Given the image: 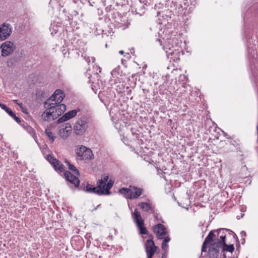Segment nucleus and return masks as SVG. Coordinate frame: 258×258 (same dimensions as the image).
I'll use <instances>...</instances> for the list:
<instances>
[{
	"instance_id": "obj_1",
	"label": "nucleus",
	"mask_w": 258,
	"mask_h": 258,
	"mask_svg": "<svg viewBox=\"0 0 258 258\" xmlns=\"http://www.w3.org/2000/svg\"><path fill=\"white\" fill-rule=\"evenodd\" d=\"M64 94L60 90H56L44 102L45 111L42 114L41 117L45 121H51L57 118L66 110V106L61 104Z\"/></svg>"
},
{
	"instance_id": "obj_2",
	"label": "nucleus",
	"mask_w": 258,
	"mask_h": 258,
	"mask_svg": "<svg viewBox=\"0 0 258 258\" xmlns=\"http://www.w3.org/2000/svg\"><path fill=\"white\" fill-rule=\"evenodd\" d=\"M108 175H103L97 182V187H93L91 184H88L84 190L89 193H94L98 195L104 194L109 195L110 189L112 187L113 181L108 180Z\"/></svg>"
},
{
	"instance_id": "obj_3",
	"label": "nucleus",
	"mask_w": 258,
	"mask_h": 258,
	"mask_svg": "<svg viewBox=\"0 0 258 258\" xmlns=\"http://www.w3.org/2000/svg\"><path fill=\"white\" fill-rule=\"evenodd\" d=\"M119 191L126 198L136 199L142 195V189L135 186H130L128 188H121Z\"/></svg>"
},
{
	"instance_id": "obj_4",
	"label": "nucleus",
	"mask_w": 258,
	"mask_h": 258,
	"mask_svg": "<svg viewBox=\"0 0 258 258\" xmlns=\"http://www.w3.org/2000/svg\"><path fill=\"white\" fill-rule=\"evenodd\" d=\"M76 153L78 158L81 160H91L94 157L92 150L83 145L76 149Z\"/></svg>"
},
{
	"instance_id": "obj_5",
	"label": "nucleus",
	"mask_w": 258,
	"mask_h": 258,
	"mask_svg": "<svg viewBox=\"0 0 258 258\" xmlns=\"http://www.w3.org/2000/svg\"><path fill=\"white\" fill-rule=\"evenodd\" d=\"M88 127V119L86 117H82L76 122L74 129L78 135H83Z\"/></svg>"
},
{
	"instance_id": "obj_6",
	"label": "nucleus",
	"mask_w": 258,
	"mask_h": 258,
	"mask_svg": "<svg viewBox=\"0 0 258 258\" xmlns=\"http://www.w3.org/2000/svg\"><path fill=\"white\" fill-rule=\"evenodd\" d=\"M153 238V235L149 234V239L147 240L145 244L147 255L149 256L150 257L153 256L158 249V247L155 245Z\"/></svg>"
},
{
	"instance_id": "obj_7",
	"label": "nucleus",
	"mask_w": 258,
	"mask_h": 258,
	"mask_svg": "<svg viewBox=\"0 0 258 258\" xmlns=\"http://www.w3.org/2000/svg\"><path fill=\"white\" fill-rule=\"evenodd\" d=\"M12 32V28L10 24L4 23L0 25V40H5Z\"/></svg>"
},
{
	"instance_id": "obj_8",
	"label": "nucleus",
	"mask_w": 258,
	"mask_h": 258,
	"mask_svg": "<svg viewBox=\"0 0 258 258\" xmlns=\"http://www.w3.org/2000/svg\"><path fill=\"white\" fill-rule=\"evenodd\" d=\"M1 48L2 49V56H7L13 52L15 49V46L13 42L8 41L3 43Z\"/></svg>"
},
{
	"instance_id": "obj_9",
	"label": "nucleus",
	"mask_w": 258,
	"mask_h": 258,
	"mask_svg": "<svg viewBox=\"0 0 258 258\" xmlns=\"http://www.w3.org/2000/svg\"><path fill=\"white\" fill-rule=\"evenodd\" d=\"M220 242H213L209 246V256L210 258H217L220 248Z\"/></svg>"
},
{
	"instance_id": "obj_10",
	"label": "nucleus",
	"mask_w": 258,
	"mask_h": 258,
	"mask_svg": "<svg viewBox=\"0 0 258 258\" xmlns=\"http://www.w3.org/2000/svg\"><path fill=\"white\" fill-rule=\"evenodd\" d=\"M71 131L72 126L71 124L64 123L60 126L58 134L61 138L66 139L68 137Z\"/></svg>"
},
{
	"instance_id": "obj_11",
	"label": "nucleus",
	"mask_w": 258,
	"mask_h": 258,
	"mask_svg": "<svg viewBox=\"0 0 258 258\" xmlns=\"http://www.w3.org/2000/svg\"><path fill=\"white\" fill-rule=\"evenodd\" d=\"M153 231L159 239L163 238V236L167 234V231L165 226L158 224L153 227Z\"/></svg>"
},
{
	"instance_id": "obj_12",
	"label": "nucleus",
	"mask_w": 258,
	"mask_h": 258,
	"mask_svg": "<svg viewBox=\"0 0 258 258\" xmlns=\"http://www.w3.org/2000/svg\"><path fill=\"white\" fill-rule=\"evenodd\" d=\"M64 175L68 181L75 185V186H78L80 184V180L76 175L72 174L70 172L66 171L64 172Z\"/></svg>"
},
{
	"instance_id": "obj_13",
	"label": "nucleus",
	"mask_w": 258,
	"mask_h": 258,
	"mask_svg": "<svg viewBox=\"0 0 258 258\" xmlns=\"http://www.w3.org/2000/svg\"><path fill=\"white\" fill-rule=\"evenodd\" d=\"M77 111L76 110H73L66 113L63 116L60 117L57 120L58 123H61L65 121H67L77 115Z\"/></svg>"
},
{
	"instance_id": "obj_14",
	"label": "nucleus",
	"mask_w": 258,
	"mask_h": 258,
	"mask_svg": "<svg viewBox=\"0 0 258 258\" xmlns=\"http://www.w3.org/2000/svg\"><path fill=\"white\" fill-rule=\"evenodd\" d=\"M134 221L137 226L141 225H144V221L143 220L140 213L136 209L135 210L134 213Z\"/></svg>"
},
{
	"instance_id": "obj_15",
	"label": "nucleus",
	"mask_w": 258,
	"mask_h": 258,
	"mask_svg": "<svg viewBox=\"0 0 258 258\" xmlns=\"http://www.w3.org/2000/svg\"><path fill=\"white\" fill-rule=\"evenodd\" d=\"M216 238V236L214 233V232L213 231H211L204 240L205 244H209L211 242H214V238Z\"/></svg>"
},
{
	"instance_id": "obj_16",
	"label": "nucleus",
	"mask_w": 258,
	"mask_h": 258,
	"mask_svg": "<svg viewBox=\"0 0 258 258\" xmlns=\"http://www.w3.org/2000/svg\"><path fill=\"white\" fill-rule=\"evenodd\" d=\"M139 206L145 212H148L151 209V206L148 203H140Z\"/></svg>"
},
{
	"instance_id": "obj_17",
	"label": "nucleus",
	"mask_w": 258,
	"mask_h": 258,
	"mask_svg": "<svg viewBox=\"0 0 258 258\" xmlns=\"http://www.w3.org/2000/svg\"><path fill=\"white\" fill-rule=\"evenodd\" d=\"M166 46L164 45L163 48L167 53H169V54H171L172 55L173 53V50H172L171 48H173V46H172V47H170L169 41L166 42Z\"/></svg>"
},
{
	"instance_id": "obj_18",
	"label": "nucleus",
	"mask_w": 258,
	"mask_h": 258,
	"mask_svg": "<svg viewBox=\"0 0 258 258\" xmlns=\"http://www.w3.org/2000/svg\"><path fill=\"white\" fill-rule=\"evenodd\" d=\"M53 166L55 170L59 171V172H62L64 170L63 165L58 160H57V163H55L53 165Z\"/></svg>"
},
{
	"instance_id": "obj_19",
	"label": "nucleus",
	"mask_w": 258,
	"mask_h": 258,
	"mask_svg": "<svg viewBox=\"0 0 258 258\" xmlns=\"http://www.w3.org/2000/svg\"><path fill=\"white\" fill-rule=\"evenodd\" d=\"M45 133L47 136L49 138V140L51 141V142H53L55 140V137L53 136L52 132L51 131L50 128H46Z\"/></svg>"
},
{
	"instance_id": "obj_20",
	"label": "nucleus",
	"mask_w": 258,
	"mask_h": 258,
	"mask_svg": "<svg viewBox=\"0 0 258 258\" xmlns=\"http://www.w3.org/2000/svg\"><path fill=\"white\" fill-rule=\"evenodd\" d=\"M66 163L67 164V165L68 166L69 169L70 170H72L74 172V174H76L78 176H79L80 175L79 170L76 168V167L74 165H72L68 161H66Z\"/></svg>"
},
{
	"instance_id": "obj_21",
	"label": "nucleus",
	"mask_w": 258,
	"mask_h": 258,
	"mask_svg": "<svg viewBox=\"0 0 258 258\" xmlns=\"http://www.w3.org/2000/svg\"><path fill=\"white\" fill-rule=\"evenodd\" d=\"M223 246V251H229L230 252H232L234 249V246L232 244L228 245L226 244H225Z\"/></svg>"
},
{
	"instance_id": "obj_22",
	"label": "nucleus",
	"mask_w": 258,
	"mask_h": 258,
	"mask_svg": "<svg viewBox=\"0 0 258 258\" xmlns=\"http://www.w3.org/2000/svg\"><path fill=\"white\" fill-rule=\"evenodd\" d=\"M36 95L37 99H41L45 97V94L44 91L41 89H37L36 91Z\"/></svg>"
},
{
	"instance_id": "obj_23",
	"label": "nucleus",
	"mask_w": 258,
	"mask_h": 258,
	"mask_svg": "<svg viewBox=\"0 0 258 258\" xmlns=\"http://www.w3.org/2000/svg\"><path fill=\"white\" fill-rule=\"evenodd\" d=\"M46 159L49 162H50L52 165L55 163H57V160L54 158L51 155H47L46 156Z\"/></svg>"
},
{
	"instance_id": "obj_24",
	"label": "nucleus",
	"mask_w": 258,
	"mask_h": 258,
	"mask_svg": "<svg viewBox=\"0 0 258 258\" xmlns=\"http://www.w3.org/2000/svg\"><path fill=\"white\" fill-rule=\"evenodd\" d=\"M0 107H1V108L5 110V111L7 113H8L9 114V115H13V111L9 108H8L5 104L0 103Z\"/></svg>"
},
{
	"instance_id": "obj_25",
	"label": "nucleus",
	"mask_w": 258,
	"mask_h": 258,
	"mask_svg": "<svg viewBox=\"0 0 258 258\" xmlns=\"http://www.w3.org/2000/svg\"><path fill=\"white\" fill-rule=\"evenodd\" d=\"M140 230V233L142 234H149L148 231L144 226V225H141L138 226Z\"/></svg>"
},
{
	"instance_id": "obj_26",
	"label": "nucleus",
	"mask_w": 258,
	"mask_h": 258,
	"mask_svg": "<svg viewBox=\"0 0 258 258\" xmlns=\"http://www.w3.org/2000/svg\"><path fill=\"white\" fill-rule=\"evenodd\" d=\"M225 235H221L220 236V239L221 240L219 241L218 239L217 240V241H215L214 242H220V247H221L222 245H224L226 244L225 243Z\"/></svg>"
},
{
	"instance_id": "obj_27",
	"label": "nucleus",
	"mask_w": 258,
	"mask_h": 258,
	"mask_svg": "<svg viewBox=\"0 0 258 258\" xmlns=\"http://www.w3.org/2000/svg\"><path fill=\"white\" fill-rule=\"evenodd\" d=\"M164 236H165L164 237L163 236L164 240L163 241L164 242V243H167L170 241V238L168 235H167V234Z\"/></svg>"
},
{
	"instance_id": "obj_28",
	"label": "nucleus",
	"mask_w": 258,
	"mask_h": 258,
	"mask_svg": "<svg viewBox=\"0 0 258 258\" xmlns=\"http://www.w3.org/2000/svg\"><path fill=\"white\" fill-rule=\"evenodd\" d=\"M167 247H168L167 243H164V242L163 241L162 243V248L165 251L167 249Z\"/></svg>"
},
{
	"instance_id": "obj_29",
	"label": "nucleus",
	"mask_w": 258,
	"mask_h": 258,
	"mask_svg": "<svg viewBox=\"0 0 258 258\" xmlns=\"http://www.w3.org/2000/svg\"><path fill=\"white\" fill-rule=\"evenodd\" d=\"M207 244H205V241H204V243L203 244L202 247V252L206 251L207 248V247L206 246Z\"/></svg>"
},
{
	"instance_id": "obj_30",
	"label": "nucleus",
	"mask_w": 258,
	"mask_h": 258,
	"mask_svg": "<svg viewBox=\"0 0 258 258\" xmlns=\"http://www.w3.org/2000/svg\"><path fill=\"white\" fill-rule=\"evenodd\" d=\"M14 102H15L17 104H18L20 107L21 108L23 107V105L22 103L19 102V101L17 100H14Z\"/></svg>"
},
{
	"instance_id": "obj_31",
	"label": "nucleus",
	"mask_w": 258,
	"mask_h": 258,
	"mask_svg": "<svg viewBox=\"0 0 258 258\" xmlns=\"http://www.w3.org/2000/svg\"><path fill=\"white\" fill-rule=\"evenodd\" d=\"M14 119L18 123H20L21 122L20 118L17 116H15Z\"/></svg>"
},
{
	"instance_id": "obj_32",
	"label": "nucleus",
	"mask_w": 258,
	"mask_h": 258,
	"mask_svg": "<svg viewBox=\"0 0 258 258\" xmlns=\"http://www.w3.org/2000/svg\"><path fill=\"white\" fill-rule=\"evenodd\" d=\"M156 42L158 43V45L159 46L162 45V41H161V40L160 39L157 38L156 39Z\"/></svg>"
},
{
	"instance_id": "obj_33",
	"label": "nucleus",
	"mask_w": 258,
	"mask_h": 258,
	"mask_svg": "<svg viewBox=\"0 0 258 258\" xmlns=\"http://www.w3.org/2000/svg\"><path fill=\"white\" fill-rule=\"evenodd\" d=\"M21 109H22V111L23 113H28V112H27V109L25 107H23L22 108H21Z\"/></svg>"
},
{
	"instance_id": "obj_34",
	"label": "nucleus",
	"mask_w": 258,
	"mask_h": 258,
	"mask_svg": "<svg viewBox=\"0 0 258 258\" xmlns=\"http://www.w3.org/2000/svg\"><path fill=\"white\" fill-rule=\"evenodd\" d=\"M240 234L242 236L246 235V233L244 231H241Z\"/></svg>"
},
{
	"instance_id": "obj_35",
	"label": "nucleus",
	"mask_w": 258,
	"mask_h": 258,
	"mask_svg": "<svg viewBox=\"0 0 258 258\" xmlns=\"http://www.w3.org/2000/svg\"><path fill=\"white\" fill-rule=\"evenodd\" d=\"M10 116H11L13 119L14 118L15 116H16V114L13 112V115H10Z\"/></svg>"
},
{
	"instance_id": "obj_36",
	"label": "nucleus",
	"mask_w": 258,
	"mask_h": 258,
	"mask_svg": "<svg viewBox=\"0 0 258 258\" xmlns=\"http://www.w3.org/2000/svg\"><path fill=\"white\" fill-rule=\"evenodd\" d=\"M100 207V205H98L93 211L96 210L97 208Z\"/></svg>"
},
{
	"instance_id": "obj_37",
	"label": "nucleus",
	"mask_w": 258,
	"mask_h": 258,
	"mask_svg": "<svg viewBox=\"0 0 258 258\" xmlns=\"http://www.w3.org/2000/svg\"><path fill=\"white\" fill-rule=\"evenodd\" d=\"M119 53L120 54H123L124 53V51L123 50H120Z\"/></svg>"
},
{
	"instance_id": "obj_38",
	"label": "nucleus",
	"mask_w": 258,
	"mask_h": 258,
	"mask_svg": "<svg viewBox=\"0 0 258 258\" xmlns=\"http://www.w3.org/2000/svg\"><path fill=\"white\" fill-rule=\"evenodd\" d=\"M256 132L257 134V141H258V125L256 126Z\"/></svg>"
},
{
	"instance_id": "obj_39",
	"label": "nucleus",
	"mask_w": 258,
	"mask_h": 258,
	"mask_svg": "<svg viewBox=\"0 0 258 258\" xmlns=\"http://www.w3.org/2000/svg\"><path fill=\"white\" fill-rule=\"evenodd\" d=\"M223 231H226V232H229L228 230L227 229H223Z\"/></svg>"
},
{
	"instance_id": "obj_40",
	"label": "nucleus",
	"mask_w": 258,
	"mask_h": 258,
	"mask_svg": "<svg viewBox=\"0 0 258 258\" xmlns=\"http://www.w3.org/2000/svg\"><path fill=\"white\" fill-rule=\"evenodd\" d=\"M223 258H226L225 254H223Z\"/></svg>"
},
{
	"instance_id": "obj_41",
	"label": "nucleus",
	"mask_w": 258,
	"mask_h": 258,
	"mask_svg": "<svg viewBox=\"0 0 258 258\" xmlns=\"http://www.w3.org/2000/svg\"><path fill=\"white\" fill-rule=\"evenodd\" d=\"M147 258H152V256H151L150 257L149 256H147Z\"/></svg>"
}]
</instances>
